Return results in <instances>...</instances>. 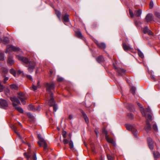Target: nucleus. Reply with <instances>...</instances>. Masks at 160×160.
<instances>
[{
	"mask_svg": "<svg viewBox=\"0 0 160 160\" xmlns=\"http://www.w3.org/2000/svg\"><path fill=\"white\" fill-rule=\"evenodd\" d=\"M46 87L47 92L49 93L50 98L49 100L48 104L50 106H53L54 111L56 112L58 109V107L57 104L55 103L53 98V94L51 92V91L54 89V85L52 83H47L46 85Z\"/></svg>",
	"mask_w": 160,
	"mask_h": 160,
	"instance_id": "nucleus-1",
	"label": "nucleus"
},
{
	"mask_svg": "<svg viewBox=\"0 0 160 160\" xmlns=\"http://www.w3.org/2000/svg\"><path fill=\"white\" fill-rule=\"evenodd\" d=\"M17 58L19 60L21 61L26 64V67L28 68V70L30 73L33 72V69L36 65L35 62H29L28 59L25 57H23L20 55L16 54Z\"/></svg>",
	"mask_w": 160,
	"mask_h": 160,
	"instance_id": "nucleus-2",
	"label": "nucleus"
},
{
	"mask_svg": "<svg viewBox=\"0 0 160 160\" xmlns=\"http://www.w3.org/2000/svg\"><path fill=\"white\" fill-rule=\"evenodd\" d=\"M10 99L12 102L13 106L16 109L20 112L22 113L23 111V109L17 106L18 105L20 104L19 100L16 97H11Z\"/></svg>",
	"mask_w": 160,
	"mask_h": 160,
	"instance_id": "nucleus-3",
	"label": "nucleus"
},
{
	"mask_svg": "<svg viewBox=\"0 0 160 160\" xmlns=\"http://www.w3.org/2000/svg\"><path fill=\"white\" fill-rule=\"evenodd\" d=\"M12 51L18 52L20 53V54L22 53V51H21L20 48L18 47H15L12 45H8L7 46L6 53L8 52H12Z\"/></svg>",
	"mask_w": 160,
	"mask_h": 160,
	"instance_id": "nucleus-4",
	"label": "nucleus"
},
{
	"mask_svg": "<svg viewBox=\"0 0 160 160\" xmlns=\"http://www.w3.org/2000/svg\"><path fill=\"white\" fill-rule=\"evenodd\" d=\"M8 106V102L5 100L0 99V107L3 108H6Z\"/></svg>",
	"mask_w": 160,
	"mask_h": 160,
	"instance_id": "nucleus-5",
	"label": "nucleus"
},
{
	"mask_svg": "<svg viewBox=\"0 0 160 160\" xmlns=\"http://www.w3.org/2000/svg\"><path fill=\"white\" fill-rule=\"evenodd\" d=\"M18 98L20 99L23 104H25V100L26 99L27 97L25 96L24 94L22 92H19L18 93Z\"/></svg>",
	"mask_w": 160,
	"mask_h": 160,
	"instance_id": "nucleus-6",
	"label": "nucleus"
},
{
	"mask_svg": "<svg viewBox=\"0 0 160 160\" xmlns=\"http://www.w3.org/2000/svg\"><path fill=\"white\" fill-rule=\"evenodd\" d=\"M23 142L25 143V144H27L28 147V152L25 153H24V155L28 159H29L31 156V155L30 153V144L29 143H26L23 141Z\"/></svg>",
	"mask_w": 160,
	"mask_h": 160,
	"instance_id": "nucleus-7",
	"label": "nucleus"
},
{
	"mask_svg": "<svg viewBox=\"0 0 160 160\" xmlns=\"http://www.w3.org/2000/svg\"><path fill=\"white\" fill-rule=\"evenodd\" d=\"M126 128L127 129L131 131L135 136H136L137 131L133 126L130 125H127L126 126Z\"/></svg>",
	"mask_w": 160,
	"mask_h": 160,
	"instance_id": "nucleus-8",
	"label": "nucleus"
},
{
	"mask_svg": "<svg viewBox=\"0 0 160 160\" xmlns=\"http://www.w3.org/2000/svg\"><path fill=\"white\" fill-rule=\"evenodd\" d=\"M147 142L150 149L151 150L153 149V142L152 138H148Z\"/></svg>",
	"mask_w": 160,
	"mask_h": 160,
	"instance_id": "nucleus-9",
	"label": "nucleus"
},
{
	"mask_svg": "<svg viewBox=\"0 0 160 160\" xmlns=\"http://www.w3.org/2000/svg\"><path fill=\"white\" fill-rule=\"evenodd\" d=\"M69 15L67 13H65L64 15L62 16V18L63 22L65 24L66 22H68L69 21Z\"/></svg>",
	"mask_w": 160,
	"mask_h": 160,
	"instance_id": "nucleus-10",
	"label": "nucleus"
},
{
	"mask_svg": "<svg viewBox=\"0 0 160 160\" xmlns=\"http://www.w3.org/2000/svg\"><path fill=\"white\" fill-rule=\"evenodd\" d=\"M113 66L115 71L118 73L119 75H122V74L125 72V71L124 69L121 68H116L114 64H113Z\"/></svg>",
	"mask_w": 160,
	"mask_h": 160,
	"instance_id": "nucleus-11",
	"label": "nucleus"
},
{
	"mask_svg": "<svg viewBox=\"0 0 160 160\" xmlns=\"http://www.w3.org/2000/svg\"><path fill=\"white\" fill-rule=\"evenodd\" d=\"M145 19L147 22H149L152 21L153 19V15L151 13L148 14L146 17Z\"/></svg>",
	"mask_w": 160,
	"mask_h": 160,
	"instance_id": "nucleus-12",
	"label": "nucleus"
},
{
	"mask_svg": "<svg viewBox=\"0 0 160 160\" xmlns=\"http://www.w3.org/2000/svg\"><path fill=\"white\" fill-rule=\"evenodd\" d=\"M143 32L144 33H147L149 35H152L153 34L152 32L147 27L144 28L143 30Z\"/></svg>",
	"mask_w": 160,
	"mask_h": 160,
	"instance_id": "nucleus-13",
	"label": "nucleus"
},
{
	"mask_svg": "<svg viewBox=\"0 0 160 160\" xmlns=\"http://www.w3.org/2000/svg\"><path fill=\"white\" fill-rule=\"evenodd\" d=\"M95 43L98 47L102 49H105L106 48V45L104 43H100L98 41H96Z\"/></svg>",
	"mask_w": 160,
	"mask_h": 160,
	"instance_id": "nucleus-14",
	"label": "nucleus"
},
{
	"mask_svg": "<svg viewBox=\"0 0 160 160\" xmlns=\"http://www.w3.org/2000/svg\"><path fill=\"white\" fill-rule=\"evenodd\" d=\"M137 104L138 106L140 108V110L141 111V113H142V114L143 116H146V114L145 113V110H144L143 108L142 107V105H141L140 103L138 102V103Z\"/></svg>",
	"mask_w": 160,
	"mask_h": 160,
	"instance_id": "nucleus-15",
	"label": "nucleus"
},
{
	"mask_svg": "<svg viewBox=\"0 0 160 160\" xmlns=\"http://www.w3.org/2000/svg\"><path fill=\"white\" fill-rule=\"evenodd\" d=\"M38 137L39 140L38 142V143L40 147H42L41 142L45 141L41 137V136L40 134H38Z\"/></svg>",
	"mask_w": 160,
	"mask_h": 160,
	"instance_id": "nucleus-16",
	"label": "nucleus"
},
{
	"mask_svg": "<svg viewBox=\"0 0 160 160\" xmlns=\"http://www.w3.org/2000/svg\"><path fill=\"white\" fill-rule=\"evenodd\" d=\"M146 126L145 127V129L146 131H149L151 129V125L148 120H146Z\"/></svg>",
	"mask_w": 160,
	"mask_h": 160,
	"instance_id": "nucleus-17",
	"label": "nucleus"
},
{
	"mask_svg": "<svg viewBox=\"0 0 160 160\" xmlns=\"http://www.w3.org/2000/svg\"><path fill=\"white\" fill-rule=\"evenodd\" d=\"M12 57H9L8 60V63L9 65H11L14 63V61L12 59Z\"/></svg>",
	"mask_w": 160,
	"mask_h": 160,
	"instance_id": "nucleus-18",
	"label": "nucleus"
},
{
	"mask_svg": "<svg viewBox=\"0 0 160 160\" xmlns=\"http://www.w3.org/2000/svg\"><path fill=\"white\" fill-rule=\"evenodd\" d=\"M105 138L107 141L108 142L113 144H114L115 143L113 140L112 138H110L108 135H106Z\"/></svg>",
	"mask_w": 160,
	"mask_h": 160,
	"instance_id": "nucleus-19",
	"label": "nucleus"
},
{
	"mask_svg": "<svg viewBox=\"0 0 160 160\" xmlns=\"http://www.w3.org/2000/svg\"><path fill=\"white\" fill-rule=\"evenodd\" d=\"M123 47L124 50L125 51H128L131 48V47L130 46L127 45L125 43L123 44Z\"/></svg>",
	"mask_w": 160,
	"mask_h": 160,
	"instance_id": "nucleus-20",
	"label": "nucleus"
},
{
	"mask_svg": "<svg viewBox=\"0 0 160 160\" xmlns=\"http://www.w3.org/2000/svg\"><path fill=\"white\" fill-rule=\"evenodd\" d=\"M142 13V11L140 9L136 10L134 12V15L137 17H139L140 16Z\"/></svg>",
	"mask_w": 160,
	"mask_h": 160,
	"instance_id": "nucleus-21",
	"label": "nucleus"
},
{
	"mask_svg": "<svg viewBox=\"0 0 160 160\" xmlns=\"http://www.w3.org/2000/svg\"><path fill=\"white\" fill-rule=\"evenodd\" d=\"M11 128L12 129H13L14 131L17 134V135H18V137H19L20 139L21 140H22V138L21 137V136H20V134L19 133L17 132L16 128V127L14 126L13 125L12 126Z\"/></svg>",
	"mask_w": 160,
	"mask_h": 160,
	"instance_id": "nucleus-22",
	"label": "nucleus"
},
{
	"mask_svg": "<svg viewBox=\"0 0 160 160\" xmlns=\"http://www.w3.org/2000/svg\"><path fill=\"white\" fill-rule=\"evenodd\" d=\"M153 155L155 159L160 158V154L158 152H154Z\"/></svg>",
	"mask_w": 160,
	"mask_h": 160,
	"instance_id": "nucleus-23",
	"label": "nucleus"
},
{
	"mask_svg": "<svg viewBox=\"0 0 160 160\" xmlns=\"http://www.w3.org/2000/svg\"><path fill=\"white\" fill-rule=\"evenodd\" d=\"M75 34L78 37L80 38H82V36L79 30L75 31Z\"/></svg>",
	"mask_w": 160,
	"mask_h": 160,
	"instance_id": "nucleus-24",
	"label": "nucleus"
},
{
	"mask_svg": "<svg viewBox=\"0 0 160 160\" xmlns=\"http://www.w3.org/2000/svg\"><path fill=\"white\" fill-rule=\"evenodd\" d=\"M28 109L30 110L34 111H36V107L35 106H34L32 105H30L28 106Z\"/></svg>",
	"mask_w": 160,
	"mask_h": 160,
	"instance_id": "nucleus-25",
	"label": "nucleus"
},
{
	"mask_svg": "<svg viewBox=\"0 0 160 160\" xmlns=\"http://www.w3.org/2000/svg\"><path fill=\"white\" fill-rule=\"evenodd\" d=\"M55 13L60 20L61 19V13L60 12L57 10H55Z\"/></svg>",
	"mask_w": 160,
	"mask_h": 160,
	"instance_id": "nucleus-26",
	"label": "nucleus"
},
{
	"mask_svg": "<svg viewBox=\"0 0 160 160\" xmlns=\"http://www.w3.org/2000/svg\"><path fill=\"white\" fill-rule=\"evenodd\" d=\"M10 87L11 89L14 90H17L18 88L16 84H14L10 85Z\"/></svg>",
	"mask_w": 160,
	"mask_h": 160,
	"instance_id": "nucleus-27",
	"label": "nucleus"
},
{
	"mask_svg": "<svg viewBox=\"0 0 160 160\" xmlns=\"http://www.w3.org/2000/svg\"><path fill=\"white\" fill-rule=\"evenodd\" d=\"M82 114L83 116V118L84 119V120L87 123H88L89 122L88 119V118L86 115V114L84 112H82Z\"/></svg>",
	"mask_w": 160,
	"mask_h": 160,
	"instance_id": "nucleus-28",
	"label": "nucleus"
},
{
	"mask_svg": "<svg viewBox=\"0 0 160 160\" xmlns=\"http://www.w3.org/2000/svg\"><path fill=\"white\" fill-rule=\"evenodd\" d=\"M96 60L98 62L100 63L103 61L104 58L102 56H100L97 58Z\"/></svg>",
	"mask_w": 160,
	"mask_h": 160,
	"instance_id": "nucleus-29",
	"label": "nucleus"
},
{
	"mask_svg": "<svg viewBox=\"0 0 160 160\" xmlns=\"http://www.w3.org/2000/svg\"><path fill=\"white\" fill-rule=\"evenodd\" d=\"M1 71L4 74L7 73L8 72V69L6 68L3 67L1 68Z\"/></svg>",
	"mask_w": 160,
	"mask_h": 160,
	"instance_id": "nucleus-30",
	"label": "nucleus"
},
{
	"mask_svg": "<svg viewBox=\"0 0 160 160\" xmlns=\"http://www.w3.org/2000/svg\"><path fill=\"white\" fill-rule=\"evenodd\" d=\"M136 90L135 88L133 87H132L130 89V92L133 95H134L135 94Z\"/></svg>",
	"mask_w": 160,
	"mask_h": 160,
	"instance_id": "nucleus-31",
	"label": "nucleus"
},
{
	"mask_svg": "<svg viewBox=\"0 0 160 160\" xmlns=\"http://www.w3.org/2000/svg\"><path fill=\"white\" fill-rule=\"evenodd\" d=\"M41 145L42 146H43V148L44 150L47 149V145L45 141L41 142Z\"/></svg>",
	"mask_w": 160,
	"mask_h": 160,
	"instance_id": "nucleus-32",
	"label": "nucleus"
},
{
	"mask_svg": "<svg viewBox=\"0 0 160 160\" xmlns=\"http://www.w3.org/2000/svg\"><path fill=\"white\" fill-rule=\"evenodd\" d=\"M10 72L14 76H16V72L13 69H11L10 70Z\"/></svg>",
	"mask_w": 160,
	"mask_h": 160,
	"instance_id": "nucleus-33",
	"label": "nucleus"
},
{
	"mask_svg": "<svg viewBox=\"0 0 160 160\" xmlns=\"http://www.w3.org/2000/svg\"><path fill=\"white\" fill-rule=\"evenodd\" d=\"M3 77H4L3 83H5L7 82V81L8 80L9 78L6 77L4 75H3Z\"/></svg>",
	"mask_w": 160,
	"mask_h": 160,
	"instance_id": "nucleus-34",
	"label": "nucleus"
},
{
	"mask_svg": "<svg viewBox=\"0 0 160 160\" xmlns=\"http://www.w3.org/2000/svg\"><path fill=\"white\" fill-rule=\"evenodd\" d=\"M31 159L32 160H37V158L36 157V153L35 152H33V155H32Z\"/></svg>",
	"mask_w": 160,
	"mask_h": 160,
	"instance_id": "nucleus-35",
	"label": "nucleus"
},
{
	"mask_svg": "<svg viewBox=\"0 0 160 160\" xmlns=\"http://www.w3.org/2000/svg\"><path fill=\"white\" fill-rule=\"evenodd\" d=\"M138 53L139 56L141 58H142L144 57V55H143V54L140 50H138Z\"/></svg>",
	"mask_w": 160,
	"mask_h": 160,
	"instance_id": "nucleus-36",
	"label": "nucleus"
},
{
	"mask_svg": "<svg viewBox=\"0 0 160 160\" xmlns=\"http://www.w3.org/2000/svg\"><path fill=\"white\" fill-rule=\"evenodd\" d=\"M4 60V54L2 52L0 53V60L3 61Z\"/></svg>",
	"mask_w": 160,
	"mask_h": 160,
	"instance_id": "nucleus-37",
	"label": "nucleus"
},
{
	"mask_svg": "<svg viewBox=\"0 0 160 160\" xmlns=\"http://www.w3.org/2000/svg\"><path fill=\"white\" fill-rule=\"evenodd\" d=\"M153 128L154 131H158V127L156 124L154 123L153 124Z\"/></svg>",
	"mask_w": 160,
	"mask_h": 160,
	"instance_id": "nucleus-38",
	"label": "nucleus"
},
{
	"mask_svg": "<svg viewBox=\"0 0 160 160\" xmlns=\"http://www.w3.org/2000/svg\"><path fill=\"white\" fill-rule=\"evenodd\" d=\"M127 116L130 119H132L133 118V115L131 113H128V114Z\"/></svg>",
	"mask_w": 160,
	"mask_h": 160,
	"instance_id": "nucleus-39",
	"label": "nucleus"
},
{
	"mask_svg": "<svg viewBox=\"0 0 160 160\" xmlns=\"http://www.w3.org/2000/svg\"><path fill=\"white\" fill-rule=\"evenodd\" d=\"M155 15L157 18H160V13L157 12H155Z\"/></svg>",
	"mask_w": 160,
	"mask_h": 160,
	"instance_id": "nucleus-40",
	"label": "nucleus"
},
{
	"mask_svg": "<svg viewBox=\"0 0 160 160\" xmlns=\"http://www.w3.org/2000/svg\"><path fill=\"white\" fill-rule=\"evenodd\" d=\"M67 134V132L65 131H63L62 132V136L64 138H66V135Z\"/></svg>",
	"mask_w": 160,
	"mask_h": 160,
	"instance_id": "nucleus-41",
	"label": "nucleus"
},
{
	"mask_svg": "<svg viewBox=\"0 0 160 160\" xmlns=\"http://www.w3.org/2000/svg\"><path fill=\"white\" fill-rule=\"evenodd\" d=\"M69 144L70 147V148H72L73 147V142L72 141H70L69 142Z\"/></svg>",
	"mask_w": 160,
	"mask_h": 160,
	"instance_id": "nucleus-42",
	"label": "nucleus"
},
{
	"mask_svg": "<svg viewBox=\"0 0 160 160\" xmlns=\"http://www.w3.org/2000/svg\"><path fill=\"white\" fill-rule=\"evenodd\" d=\"M3 42L5 43H8L9 42V39L8 38H4L3 40Z\"/></svg>",
	"mask_w": 160,
	"mask_h": 160,
	"instance_id": "nucleus-43",
	"label": "nucleus"
},
{
	"mask_svg": "<svg viewBox=\"0 0 160 160\" xmlns=\"http://www.w3.org/2000/svg\"><path fill=\"white\" fill-rule=\"evenodd\" d=\"M63 142L64 144H68L69 142L67 139L64 138L63 140Z\"/></svg>",
	"mask_w": 160,
	"mask_h": 160,
	"instance_id": "nucleus-44",
	"label": "nucleus"
},
{
	"mask_svg": "<svg viewBox=\"0 0 160 160\" xmlns=\"http://www.w3.org/2000/svg\"><path fill=\"white\" fill-rule=\"evenodd\" d=\"M108 160H113V157L110 155H108Z\"/></svg>",
	"mask_w": 160,
	"mask_h": 160,
	"instance_id": "nucleus-45",
	"label": "nucleus"
},
{
	"mask_svg": "<svg viewBox=\"0 0 160 160\" xmlns=\"http://www.w3.org/2000/svg\"><path fill=\"white\" fill-rule=\"evenodd\" d=\"M38 87L34 85H32V87L31 88L33 91H35L37 89Z\"/></svg>",
	"mask_w": 160,
	"mask_h": 160,
	"instance_id": "nucleus-46",
	"label": "nucleus"
},
{
	"mask_svg": "<svg viewBox=\"0 0 160 160\" xmlns=\"http://www.w3.org/2000/svg\"><path fill=\"white\" fill-rule=\"evenodd\" d=\"M129 13L130 16L132 17H133L134 15L132 12L130 10H129Z\"/></svg>",
	"mask_w": 160,
	"mask_h": 160,
	"instance_id": "nucleus-47",
	"label": "nucleus"
},
{
	"mask_svg": "<svg viewBox=\"0 0 160 160\" xmlns=\"http://www.w3.org/2000/svg\"><path fill=\"white\" fill-rule=\"evenodd\" d=\"M153 2L152 1H151L150 3V8H152L153 7Z\"/></svg>",
	"mask_w": 160,
	"mask_h": 160,
	"instance_id": "nucleus-48",
	"label": "nucleus"
},
{
	"mask_svg": "<svg viewBox=\"0 0 160 160\" xmlns=\"http://www.w3.org/2000/svg\"><path fill=\"white\" fill-rule=\"evenodd\" d=\"M63 80V78L62 77H58L57 78V80L58 82L62 81Z\"/></svg>",
	"mask_w": 160,
	"mask_h": 160,
	"instance_id": "nucleus-49",
	"label": "nucleus"
},
{
	"mask_svg": "<svg viewBox=\"0 0 160 160\" xmlns=\"http://www.w3.org/2000/svg\"><path fill=\"white\" fill-rule=\"evenodd\" d=\"M102 133L105 134V136H106V135H107V131H106V130L105 129H103L102 130Z\"/></svg>",
	"mask_w": 160,
	"mask_h": 160,
	"instance_id": "nucleus-50",
	"label": "nucleus"
},
{
	"mask_svg": "<svg viewBox=\"0 0 160 160\" xmlns=\"http://www.w3.org/2000/svg\"><path fill=\"white\" fill-rule=\"evenodd\" d=\"M152 116L148 114V119H147V120H148V119L150 121H151L152 120Z\"/></svg>",
	"mask_w": 160,
	"mask_h": 160,
	"instance_id": "nucleus-51",
	"label": "nucleus"
},
{
	"mask_svg": "<svg viewBox=\"0 0 160 160\" xmlns=\"http://www.w3.org/2000/svg\"><path fill=\"white\" fill-rule=\"evenodd\" d=\"M35 107H36V111L37 110L38 111H39L40 110V107L39 106Z\"/></svg>",
	"mask_w": 160,
	"mask_h": 160,
	"instance_id": "nucleus-52",
	"label": "nucleus"
},
{
	"mask_svg": "<svg viewBox=\"0 0 160 160\" xmlns=\"http://www.w3.org/2000/svg\"><path fill=\"white\" fill-rule=\"evenodd\" d=\"M27 77L28 79H29L31 80H32V78L31 76L30 75H28L27 76Z\"/></svg>",
	"mask_w": 160,
	"mask_h": 160,
	"instance_id": "nucleus-53",
	"label": "nucleus"
},
{
	"mask_svg": "<svg viewBox=\"0 0 160 160\" xmlns=\"http://www.w3.org/2000/svg\"><path fill=\"white\" fill-rule=\"evenodd\" d=\"M146 110L148 112H150V113L151 112V110L150 109V108H147L146 109Z\"/></svg>",
	"mask_w": 160,
	"mask_h": 160,
	"instance_id": "nucleus-54",
	"label": "nucleus"
},
{
	"mask_svg": "<svg viewBox=\"0 0 160 160\" xmlns=\"http://www.w3.org/2000/svg\"><path fill=\"white\" fill-rule=\"evenodd\" d=\"M73 117L72 115H70L69 116V118L70 119H71Z\"/></svg>",
	"mask_w": 160,
	"mask_h": 160,
	"instance_id": "nucleus-55",
	"label": "nucleus"
},
{
	"mask_svg": "<svg viewBox=\"0 0 160 160\" xmlns=\"http://www.w3.org/2000/svg\"><path fill=\"white\" fill-rule=\"evenodd\" d=\"M95 133L96 134L97 136L98 137V130H95Z\"/></svg>",
	"mask_w": 160,
	"mask_h": 160,
	"instance_id": "nucleus-56",
	"label": "nucleus"
},
{
	"mask_svg": "<svg viewBox=\"0 0 160 160\" xmlns=\"http://www.w3.org/2000/svg\"><path fill=\"white\" fill-rule=\"evenodd\" d=\"M54 2H59V1L58 0H53Z\"/></svg>",
	"mask_w": 160,
	"mask_h": 160,
	"instance_id": "nucleus-57",
	"label": "nucleus"
},
{
	"mask_svg": "<svg viewBox=\"0 0 160 160\" xmlns=\"http://www.w3.org/2000/svg\"><path fill=\"white\" fill-rule=\"evenodd\" d=\"M39 82H38V83H37V87H38L39 86Z\"/></svg>",
	"mask_w": 160,
	"mask_h": 160,
	"instance_id": "nucleus-58",
	"label": "nucleus"
},
{
	"mask_svg": "<svg viewBox=\"0 0 160 160\" xmlns=\"http://www.w3.org/2000/svg\"><path fill=\"white\" fill-rule=\"evenodd\" d=\"M18 72L19 73H22V72L20 70L18 71Z\"/></svg>",
	"mask_w": 160,
	"mask_h": 160,
	"instance_id": "nucleus-59",
	"label": "nucleus"
},
{
	"mask_svg": "<svg viewBox=\"0 0 160 160\" xmlns=\"http://www.w3.org/2000/svg\"><path fill=\"white\" fill-rule=\"evenodd\" d=\"M152 78H153V79H154V76H152L151 77Z\"/></svg>",
	"mask_w": 160,
	"mask_h": 160,
	"instance_id": "nucleus-60",
	"label": "nucleus"
},
{
	"mask_svg": "<svg viewBox=\"0 0 160 160\" xmlns=\"http://www.w3.org/2000/svg\"><path fill=\"white\" fill-rule=\"evenodd\" d=\"M50 73L51 74H52V71H51V70H50Z\"/></svg>",
	"mask_w": 160,
	"mask_h": 160,
	"instance_id": "nucleus-61",
	"label": "nucleus"
},
{
	"mask_svg": "<svg viewBox=\"0 0 160 160\" xmlns=\"http://www.w3.org/2000/svg\"><path fill=\"white\" fill-rule=\"evenodd\" d=\"M51 6L52 8H54V6H53V5L51 4Z\"/></svg>",
	"mask_w": 160,
	"mask_h": 160,
	"instance_id": "nucleus-62",
	"label": "nucleus"
},
{
	"mask_svg": "<svg viewBox=\"0 0 160 160\" xmlns=\"http://www.w3.org/2000/svg\"><path fill=\"white\" fill-rule=\"evenodd\" d=\"M100 160H103L102 158H101Z\"/></svg>",
	"mask_w": 160,
	"mask_h": 160,
	"instance_id": "nucleus-63",
	"label": "nucleus"
},
{
	"mask_svg": "<svg viewBox=\"0 0 160 160\" xmlns=\"http://www.w3.org/2000/svg\"><path fill=\"white\" fill-rule=\"evenodd\" d=\"M19 124L21 126H22V125H21V124L20 123H19Z\"/></svg>",
	"mask_w": 160,
	"mask_h": 160,
	"instance_id": "nucleus-64",
	"label": "nucleus"
}]
</instances>
